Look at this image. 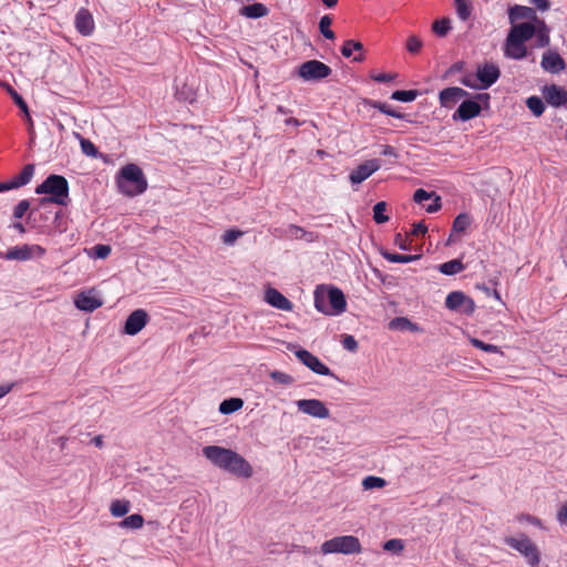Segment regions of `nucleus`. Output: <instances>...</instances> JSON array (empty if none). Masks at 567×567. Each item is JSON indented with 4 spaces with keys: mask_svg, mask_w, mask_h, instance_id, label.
Returning <instances> with one entry per match:
<instances>
[{
    "mask_svg": "<svg viewBox=\"0 0 567 567\" xmlns=\"http://www.w3.org/2000/svg\"><path fill=\"white\" fill-rule=\"evenodd\" d=\"M426 231H427V226L423 221H420V223H416L413 225V229L411 230V234L413 236H420V235H425Z\"/></svg>",
    "mask_w": 567,
    "mask_h": 567,
    "instance_id": "nucleus-55",
    "label": "nucleus"
},
{
    "mask_svg": "<svg viewBox=\"0 0 567 567\" xmlns=\"http://www.w3.org/2000/svg\"><path fill=\"white\" fill-rule=\"evenodd\" d=\"M280 236H285L289 239H303L307 243H312L316 240L317 235L312 231H307L300 226L297 225H288L287 228L284 229Z\"/></svg>",
    "mask_w": 567,
    "mask_h": 567,
    "instance_id": "nucleus-25",
    "label": "nucleus"
},
{
    "mask_svg": "<svg viewBox=\"0 0 567 567\" xmlns=\"http://www.w3.org/2000/svg\"><path fill=\"white\" fill-rule=\"evenodd\" d=\"M269 13L268 8L260 2L244 6L239 10V14L248 19H259L266 17Z\"/></svg>",
    "mask_w": 567,
    "mask_h": 567,
    "instance_id": "nucleus-26",
    "label": "nucleus"
},
{
    "mask_svg": "<svg viewBox=\"0 0 567 567\" xmlns=\"http://www.w3.org/2000/svg\"><path fill=\"white\" fill-rule=\"evenodd\" d=\"M468 96V92L462 87L451 86L439 93V101L442 107L452 109L458 101Z\"/></svg>",
    "mask_w": 567,
    "mask_h": 567,
    "instance_id": "nucleus-19",
    "label": "nucleus"
},
{
    "mask_svg": "<svg viewBox=\"0 0 567 567\" xmlns=\"http://www.w3.org/2000/svg\"><path fill=\"white\" fill-rule=\"evenodd\" d=\"M92 443L96 446V447H102L103 446V436L102 435H96L95 437H93L92 440Z\"/></svg>",
    "mask_w": 567,
    "mask_h": 567,
    "instance_id": "nucleus-64",
    "label": "nucleus"
},
{
    "mask_svg": "<svg viewBox=\"0 0 567 567\" xmlns=\"http://www.w3.org/2000/svg\"><path fill=\"white\" fill-rule=\"evenodd\" d=\"M362 50H363V44L361 42L354 41V40H347L341 48V54L344 58H350L352 55L353 51L361 52Z\"/></svg>",
    "mask_w": 567,
    "mask_h": 567,
    "instance_id": "nucleus-40",
    "label": "nucleus"
},
{
    "mask_svg": "<svg viewBox=\"0 0 567 567\" xmlns=\"http://www.w3.org/2000/svg\"><path fill=\"white\" fill-rule=\"evenodd\" d=\"M445 307L452 311H458L463 315L471 316L475 311V302L463 291H452L446 296Z\"/></svg>",
    "mask_w": 567,
    "mask_h": 567,
    "instance_id": "nucleus-12",
    "label": "nucleus"
},
{
    "mask_svg": "<svg viewBox=\"0 0 567 567\" xmlns=\"http://www.w3.org/2000/svg\"><path fill=\"white\" fill-rule=\"evenodd\" d=\"M385 481L382 477L378 476H367L362 481V486L364 489H373V488H381L385 486Z\"/></svg>",
    "mask_w": 567,
    "mask_h": 567,
    "instance_id": "nucleus-45",
    "label": "nucleus"
},
{
    "mask_svg": "<svg viewBox=\"0 0 567 567\" xmlns=\"http://www.w3.org/2000/svg\"><path fill=\"white\" fill-rule=\"evenodd\" d=\"M148 315L144 309H136L126 318L123 332L128 336H135L146 326Z\"/></svg>",
    "mask_w": 567,
    "mask_h": 567,
    "instance_id": "nucleus-16",
    "label": "nucleus"
},
{
    "mask_svg": "<svg viewBox=\"0 0 567 567\" xmlns=\"http://www.w3.org/2000/svg\"><path fill=\"white\" fill-rule=\"evenodd\" d=\"M403 543L401 539H390L384 543L383 548L389 551L400 553L403 550Z\"/></svg>",
    "mask_w": 567,
    "mask_h": 567,
    "instance_id": "nucleus-50",
    "label": "nucleus"
},
{
    "mask_svg": "<svg viewBox=\"0 0 567 567\" xmlns=\"http://www.w3.org/2000/svg\"><path fill=\"white\" fill-rule=\"evenodd\" d=\"M117 187L122 194L134 197L146 190L147 181L141 167L136 164H127L120 171Z\"/></svg>",
    "mask_w": 567,
    "mask_h": 567,
    "instance_id": "nucleus-5",
    "label": "nucleus"
},
{
    "mask_svg": "<svg viewBox=\"0 0 567 567\" xmlns=\"http://www.w3.org/2000/svg\"><path fill=\"white\" fill-rule=\"evenodd\" d=\"M489 94L488 93H477L471 100L463 101L458 109L452 115L454 121L466 122L470 121L477 115H480L482 110V104L488 105Z\"/></svg>",
    "mask_w": 567,
    "mask_h": 567,
    "instance_id": "nucleus-8",
    "label": "nucleus"
},
{
    "mask_svg": "<svg viewBox=\"0 0 567 567\" xmlns=\"http://www.w3.org/2000/svg\"><path fill=\"white\" fill-rule=\"evenodd\" d=\"M45 255V249L40 245L23 244L9 248L3 259L27 261L33 258H41Z\"/></svg>",
    "mask_w": 567,
    "mask_h": 567,
    "instance_id": "nucleus-10",
    "label": "nucleus"
},
{
    "mask_svg": "<svg viewBox=\"0 0 567 567\" xmlns=\"http://www.w3.org/2000/svg\"><path fill=\"white\" fill-rule=\"evenodd\" d=\"M203 455L215 466L234 475L245 478L252 475L251 465L233 450L217 445H208L203 449Z\"/></svg>",
    "mask_w": 567,
    "mask_h": 567,
    "instance_id": "nucleus-2",
    "label": "nucleus"
},
{
    "mask_svg": "<svg viewBox=\"0 0 567 567\" xmlns=\"http://www.w3.org/2000/svg\"><path fill=\"white\" fill-rule=\"evenodd\" d=\"M540 65L546 72L553 74H558L566 69L564 59L555 50H547L543 53Z\"/></svg>",
    "mask_w": 567,
    "mask_h": 567,
    "instance_id": "nucleus-18",
    "label": "nucleus"
},
{
    "mask_svg": "<svg viewBox=\"0 0 567 567\" xmlns=\"http://www.w3.org/2000/svg\"><path fill=\"white\" fill-rule=\"evenodd\" d=\"M331 23L332 19L328 14L321 17L319 21V30L328 40H333L336 38L334 32L330 29Z\"/></svg>",
    "mask_w": 567,
    "mask_h": 567,
    "instance_id": "nucleus-38",
    "label": "nucleus"
},
{
    "mask_svg": "<svg viewBox=\"0 0 567 567\" xmlns=\"http://www.w3.org/2000/svg\"><path fill=\"white\" fill-rule=\"evenodd\" d=\"M111 247L109 245L99 244L92 248V257L97 259H105L111 254Z\"/></svg>",
    "mask_w": 567,
    "mask_h": 567,
    "instance_id": "nucleus-48",
    "label": "nucleus"
},
{
    "mask_svg": "<svg viewBox=\"0 0 567 567\" xmlns=\"http://www.w3.org/2000/svg\"><path fill=\"white\" fill-rule=\"evenodd\" d=\"M69 182L62 175L51 174L41 184L35 187V194L47 195L40 199V205L53 203L60 206H66L70 202Z\"/></svg>",
    "mask_w": 567,
    "mask_h": 567,
    "instance_id": "nucleus-4",
    "label": "nucleus"
},
{
    "mask_svg": "<svg viewBox=\"0 0 567 567\" xmlns=\"http://www.w3.org/2000/svg\"><path fill=\"white\" fill-rule=\"evenodd\" d=\"M75 307L85 312H93L103 305V301L93 291L81 292L74 300Z\"/></svg>",
    "mask_w": 567,
    "mask_h": 567,
    "instance_id": "nucleus-21",
    "label": "nucleus"
},
{
    "mask_svg": "<svg viewBox=\"0 0 567 567\" xmlns=\"http://www.w3.org/2000/svg\"><path fill=\"white\" fill-rule=\"evenodd\" d=\"M286 125L300 126L301 122L295 117H289L285 121Z\"/></svg>",
    "mask_w": 567,
    "mask_h": 567,
    "instance_id": "nucleus-63",
    "label": "nucleus"
},
{
    "mask_svg": "<svg viewBox=\"0 0 567 567\" xmlns=\"http://www.w3.org/2000/svg\"><path fill=\"white\" fill-rule=\"evenodd\" d=\"M526 105L536 116L542 115L545 111L543 100L536 95L529 96L526 100Z\"/></svg>",
    "mask_w": 567,
    "mask_h": 567,
    "instance_id": "nucleus-37",
    "label": "nucleus"
},
{
    "mask_svg": "<svg viewBox=\"0 0 567 567\" xmlns=\"http://www.w3.org/2000/svg\"><path fill=\"white\" fill-rule=\"evenodd\" d=\"M14 386V383L0 384V399L7 395Z\"/></svg>",
    "mask_w": 567,
    "mask_h": 567,
    "instance_id": "nucleus-61",
    "label": "nucleus"
},
{
    "mask_svg": "<svg viewBox=\"0 0 567 567\" xmlns=\"http://www.w3.org/2000/svg\"><path fill=\"white\" fill-rule=\"evenodd\" d=\"M144 518L141 514H132L120 522L122 528L140 529L143 527Z\"/></svg>",
    "mask_w": 567,
    "mask_h": 567,
    "instance_id": "nucleus-31",
    "label": "nucleus"
},
{
    "mask_svg": "<svg viewBox=\"0 0 567 567\" xmlns=\"http://www.w3.org/2000/svg\"><path fill=\"white\" fill-rule=\"evenodd\" d=\"M477 289L484 291V293L487 296V297H493L495 298L496 300L501 301V295L498 293V291L496 289H492L485 285H477L476 286Z\"/></svg>",
    "mask_w": 567,
    "mask_h": 567,
    "instance_id": "nucleus-54",
    "label": "nucleus"
},
{
    "mask_svg": "<svg viewBox=\"0 0 567 567\" xmlns=\"http://www.w3.org/2000/svg\"><path fill=\"white\" fill-rule=\"evenodd\" d=\"M465 269V265L461 259H452L443 262L439 266V271L445 276H454L462 272Z\"/></svg>",
    "mask_w": 567,
    "mask_h": 567,
    "instance_id": "nucleus-27",
    "label": "nucleus"
},
{
    "mask_svg": "<svg viewBox=\"0 0 567 567\" xmlns=\"http://www.w3.org/2000/svg\"><path fill=\"white\" fill-rule=\"evenodd\" d=\"M243 405H244V401L240 398H230V399L224 400L219 404L218 410L221 414L228 415V414H231V413L240 410L243 408Z\"/></svg>",
    "mask_w": 567,
    "mask_h": 567,
    "instance_id": "nucleus-28",
    "label": "nucleus"
},
{
    "mask_svg": "<svg viewBox=\"0 0 567 567\" xmlns=\"http://www.w3.org/2000/svg\"><path fill=\"white\" fill-rule=\"evenodd\" d=\"M423 42L416 35H410L406 40V51L411 54H417L422 49Z\"/></svg>",
    "mask_w": 567,
    "mask_h": 567,
    "instance_id": "nucleus-46",
    "label": "nucleus"
},
{
    "mask_svg": "<svg viewBox=\"0 0 567 567\" xmlns=\"http://www.w3.org/2000/svg\"><path fill=\"white\" fill-rule=\"evenodd\" d=\"M394 243L400 249H402V250L408 249L406 240L402 237L401 234L395 235Z\"/></svg>",
    "mask_w": 567,
    "mask_h": 567,
    "instance_id": "nucleus-59",
    "label": "nucleus"
},
{
    "mask_svg": "<svg viewBox=\"0 0 567 567\" xmlns=\"http://www.w3.org/2000/svg\"><path fill=\"white\" fill-rule=\"evenodd\" d=\"M477 78L475 79L473 75L468 74V75H465L461 79V83L464 85V86H467L470 89H476V90H481L480 87V84H477Z\"/></svg>",
    "mask_w": 567,
    "mask_h": 567,
    "instance_id": "nucleus-52",
    "label": "nucleus"
},
{
    "mask_svg": "<svg viewBox=\"0 0 567 567\" xmlns=\"http://www.w3.org/2000/svg\"><path fill=\"white\" fill-rule=\"evenodd\" d=\"M381 256L390 261V262H396V264H409L416 259H419V256L416 255H401L395 252H390L388 250H382Z\"/></svg>",
    "mask_w": 567,
    "mask_h": 567,
    "instance_id": "nucleus-29",
    "label": "nucleus"
},
{
    "mask_svg": "<svg viewBox=\"0 0 567 567\" xmlns=\"http://www.w3.org/2000/svg\"><path fill=\"white\" fill-rule=\"evenodd\" d=\"M371 79L379 83H386L394 79V75L389 73L372 74Z\"/></svg>",
    "mask_w": 567,
    "mask_h": 567,
    "instance_id": "nucleus-56",
    "label": "nucleus"
},
{
    "mask_svg": "<svg viewBox=\"0 0 567 567\" xmlns=\"http://www.w3.org/2000/svg\"><path fill=\"white\" fill-rule=\"evenodd\" d=\"M532 2L540 10L546 11L549 9V0H532Z\"/></svg>",
    "mask_w": 567,
    "mask_h": 567,
    "instance_id": "nucleus-60",
    "label": "nucleus"
},
{
    "mask_svg": "<svg viewBox=\"0 0 567 567\" xmlns=\"http://www.w3.org/2000/svg\"><path fill=\"white\" fill-rule=\"evenodd\" d=\"M505 545L518 551L530 567H538L540 563V551L537 545L524 533L515 536H506Z\"/></svg>",
    "mask_w": 567,
    "mask_h": 567,
    "instance_id": "nucleus-6",
    "label": "nucleus"
},
{
    "mask_svg": "<svg viewBox=\"0 0 567 567\" xmlns=\"http://www.w3.org/2000/svg\"><path fill=\"white\" fill-rule=\"evenodd\" d=\"M298 410L317 419H327L330 415L329 409L318 399H302L296 401Z\"/></svg>",
    "mask_w": 567,
    "mask_h": 567,
    "instance_id": "nucleus-13",
    "label": "nucleus"
},
{
    "mask_svg": "<svg viewBox=\"0 0 567 567\" xmlns=\"http://www.w3.org/2000/svg\"><path fill=\"white\" fill-rule=\"evenodd\" d=\"M10 94L14 101V103L24 112L28 114V105L25 101L22 99L20 94H18L14 90L10 91Z\"/></svg>",
    "mask_w": 567,
    "mask_h": 567,
    "instance_id": "nucleus-53",
    "label": "nucleus"
},
{
    "mask_svg": "<svg viewBox=\"0 0 567 567\" xmlns=\"http://www.w3.org/2000/svg\"><path fill=\"white\" fill-rule=\"evenodd\" d=\"M313 302L315 308L327 316H340L347 309L344 293L337 287L317 286Z\"/></svg>",
    "mask_w": 567,
    "mask_h": 567,
    "instance_id": "nucleus-3",
    "label": "nucleus"
},
{
    "mask_svg": "<svg viewBox=\"0 0 567 567\" xmlns=\"http://www.w3.org/2000/svg\"><path fill=\"white\" fill-rule=\"evenodd\" d=\"M508 20L512 24L503 44L504 56L520 61L527 58L526 42L534 39L535 48H546L550 43V29L538 18L536 10L520 4L508 9Z\"/></svg>",
    "mask_w": 567,
    "mask_h": 567,
    "instance_id": "nucleus-1",
    "label": "nucleus"
},
{
    "mask_svg": "<svg viewBox=\"0 0 567 567\" xmlns=\"http://www.w3.org/2000/svg\"><path fill=\"white\" fill-rule=\"evenodd\" d=\"M289 349L293 350V353L298 360L312 372L319 375L334 377L332 371L317 355L312 354L308 350L296 346Z\"/></svg>",
    "mask_w": 567,
    "mask_h": 567,
    "instance_id": "nucleus-11",
    "label": "nucleus"
},
{
    "mask_svg": "<svg viewBox=\"0 0 567 567\" xmlns=\"http://www.w3.org/2000/svg\"><path fill=\"white\" fill-rule=\"evenodd\" d=\"M472 224V217L467 213H461L458 214L452 225V231L453 233H464Z\"/></svg>",
    "mask_w": 567,
    "mask_h": 567,
    "instance_id": "nucleus-30",
    "label": "nucleus"
},
{
    "mask_svg": "<svg viewBox=\"0 0 567 567\" xmlns=\"http://www.w3.org/2000/svg\"><path fill=\"white\" fill-rule=\"evenodd\" d=\"M29 207L30 203L28 199L20 200L13 208V217L16 219H21L29 209Z\"/></svg>",
    "mask_w": 567,
    "mask_h": 567,
    "instance_id": "nucleus-49",
    "label": "nucleus"
},
{
    "mask_svg": "<svg viewBox=\"0 0 567 567\" xmlns=\"http://www.w3.org/2000/svg\"><path fill=\"white\" fill-rule=\"evenodd\" d=\"M528 523H530L534 526L542 527V520L535 516L526 515L524 517Z\"/></svg>",
    "mask_w": 567,
    "mask_h": 567,
    "instance_id": "nucleus-62",
    "label": "nucleus"
},
{
    "mask_svg": "<svg viewBox=\"0 0 567 567\" xmlns=\"http://www.w3.org/2000/svg\"><path fill=\"white\" fill-rule=\"evenodd\" d=\"M391 329H410L411 331H416L417 326L412 323L408 318L398 317L391 320L390 322Z\"/></svg>",
    "mask_w": 567,
    "mask_h": 567,
    "instance_id": "nucleus-41",
    "label": "nucleus"
},
{
    "mask_svg": "<svg viewBox=\"0 0 567 567\" xmlns=\"http://www.w3.org/2000/svg\"><path fill=\"white\" fill-rule=\"evenodd\" d=\"M380 167L381 161L378 158L365 161L364 163L358 165L354 169L351 171L349 179L353 185L361 184L363 181L369 178L373 173L379 171Z\"/></svg>",
    "mask_w": 567,
    "mask_h": 567,
    "instance_id": "nucleus-14",
    "label": "nucleus"
},
{
    "mask_svg": "<svg viewBox=\"0 0 567 567\" xmlns=\"http://www.w3.org/2000/svg\"><path fill=\"white\" fill-rule=\"evenodd\" d=\"M130 511V502L116 499L111 503L110 512L114 517H122Z\"/></svg>",
    "mask_w": 567,
    "mask_h": 567,
    "instance_id": "nucleus-34",
    "label": "nucleus"
},
{
    "mask_svg": "<svg viewBox=\"0 0 567 567\" xmlns=\"http://www.w3.org/2000/svg\"><path fill=\"white\" fill-rule=\"evenodd\" d=\"M321 551L328 554L354 555L362 551V546L357 536H336L321 545Z\"/></svg>",
    "mask_w": 567,
    "mask_h": 567,
    "instance_id": "nucleus-7",
    "label": "nucleus"
},
{
    "mask_svg": "<svg viewBox=\"0 0 567 567\" xmlns=\"http://www.w3.org/2000/svg\"><path fill=\"white\" fill-rule=\"evenodd\" d=\"M386 212V203L385 202H379L373 206V220L377 224H384L389 220L388 215H385Z\"/></svg>",
    "mask_w": 567,
    "mask_h": 567,
    "instance_id": "nucleus-39",
    "label": "nucleus"
},
{
    "mask_svg": "<svg viewBox=\"0 0 567 567\" xmlns=\"http://www.w3.org/2000/svg\"><path fill=\"white\" fill-rule=\"evenodd\" d=\"M244 235L241 230L238 229H229L226 230L221 236L223 244L227 246H233L238 238H240Z\"/></svg>",
    "mask_w": 567,
    "mask_h": 567,
    "instance_id": "nucleus-47",
    "label": "nucleus"
},
{
    "mask_svg": "<svg viewBox=\"0 0 567 567\" xmlns=\"http://www.w3.org/2000/svg\"><path fill=\"white\" fill-rule=\"evenodd\" d=\"M499 68L494 63H485L477 68L476 76L480 82L481 90L491 87L499 79Z\"/></svg>",
    "mask_w": 567,
    "mask_h": 567,
    "instance_id": "nucleus-17",
    "label": "nucleus"
},
{
    "mask_svg": "<svg viewBox=\"0 0 567 567\" xmlns=\"http://www.w3.org/2000/svg\"><path fill=\"white\" fill-rule=\"evenodd\" d=\"M470 342L473 347L477 348V349H481L485 352H488V353H498L501 352L499 348L495 344H491V343H485L483 342L482 340L477 339V338H470Z\"/></svg>",
    "mask_w": 567,
    "mask_h": 567,
    "instance_id": "nucleus-44",
    "label": "nucleus"
},
{
    "mask_svg": "<svg viewBox=\"0 0 567 567\" xmlns=\"http://www.w3.org/2000/svg\"><path fill=\"white\" fill-rule=\"evenodd\" d=\"M413 199L416 204H423L424 202L432 199L431 204L424 206L425 210L430 214L439 212L442 207L441 197L435 192H427L423 188L415 190Z\"/></svg>",
    "mask_w": 567,
    "mask_h": 567,
    "instance_id": "nucleus-22",
    "label": "nucleus"
},
{
    "mask_svg": "<svg viewBox=\"0 0 567 567\" xmlns=\"http://www.w3.org/2000/svg\"><path fill=\"white\" fill-rule=\"evenodd\" d=\"M34 165L27 164L20 174L12 177L10 181L0 183V193L17 189L29 184L34 175Z\"/></svg>",
    "mask_w": 567,
    "mask_h": 567,
    "instance_id": "nucleus-15",
    "label": "nucleus"
},
{
    "mask_svg": "<svg viewBox=\"0 0 567 567\" xmlns=\"http://www.w3.org/2000/svg\"><path fill=\"white\" fill-rule=\"evenodd\" d=\"M75 135L80 141V146L83 154L94 158L99 156L96 146L90 140L82 137L79 133Z\"/></svg>",
    "mask_w": 567,
    "mask_h": 567,
    "instance_id": "nucleus-35",
    "label": "nucleus"
},
{
    "mask_svg": "<svg viewBox=\"0 0 567 567\" xmlns=\"http://www.w3.org/2000/svg\"><path fill=\"white\" fill-rule=\"evenodd\" d=\"M557 520L560 525H567V503L558 509Z\"/></svg>",
    "mask_w": 567,
    "mask_h": 567,
    "instance_id": "nucleus-57",
    "label": "nucleus"
},
{
    "mask_svg": "<svg viewBox=\"0 0 567 567\" xmlns=\"http://www.w3.org/2000/svg\"><path fill=\"white\" fill-rule=\"evenodd\" d=\"M332 70L318 60H309L300 64L298 75L305 81H320L328 78Z\"/></svg>",
    "mask_w": 567,
    "mask_h": 567,
    "instance_id": "nucleus-9",
    "label": "nucleus"
},
{
    "mask_svg": "<svg viewBox=\"0 0 567 567\" xmlns=\"http://www.w3.org/2000/svg\"><path fill=\"white\" fill-rule=\"evenodd\" d=\"M543 95L548 104L553 106H563L567 104V91L558 85H545Z\"/></svg>",
    "mask_w": 567,
    "mask_h": 567,
    "instance_id": "nucleus-23",
    "label": "nucleus"
},
{
    "mask_svg": "<svg viewBox=\"0 0 567 567\" xmlns=\"http://www.w3.org/2000/svg\"><path fill=\"white\" fill-rule=\"evenodd\" d=\"M456 13L462 21H466L472 12L471 6L465 0H455Z\"/></svg>",
    "mask_w": 567,
    "mask_h": 567,
    "instance_id": "nucleus-43",
    "label": "nucleus"
},
{
    "mask_svg": "<svg viewBox=\"0 0 567 567\" xmlns=\"http://www.w3.org/2000/svg\"><path fill=\"white\" fill-rule=\"evenodd\" d=\"M370 104H371L372 107L379 110L383 114H386L389 116H392V117H395V118H399V120H404L405 118V114L393 110L386 103L373 101V102H370Z\"/></svg>",
    "mask_w": 567,
    "mask_h": 567,
    "instance_id": "nucleus-32",
    "label": "nucleus"
},
{
    "mask_svg": "<svg viewBox=\"0 0 567 567\" xmlns=\"http://www.w3.org/2000/svg\"><path fill=\"white\" fill-rule=\"evenodd\" d=\"M419 95V92L415 90H399L394 91L391 95L392 100L399 101V102H412L414 101Z\"/></svg>",
    "mask_w": 567,
    "mask_h": 567,
    "instance_id": "nucleus-36",
    "label": "nucleus"
},
{
    "mask_svg": "<svg viewBox=\"0 0 567 567\" xmlns=\"http://www.w3.org/2000/svg\"><path fill=\"white\" fill-rule=\"evenodd\" d=\"M74 23L76 31L84 37L91 35L94 31L93 17L86 9H80L76 12Z\"/></svg>",
    "mask_w": 567,
    "mask_h": 567,
    "instance_id": "nucleus-24",
    "label": "nucleus"
},
{
    "mask_svg": "<svg viewBox=\"0 0 567 567\" xmlns=\"http://www.w3.org/2000/svg\"><path fill=\"white\" fill-rule=\"evenodd\" d=\"M381 155L398 158L399 154L396 150L391 145H382Z\"/></svg>",
    "mask_w": 567,
    "mask_h": 567,
    "instance_id": "nucleus-58",
    "label": "nucleus"
},
{
    "mask_svg": "<svg viewBox=\"0 0 567 567\" xmlns=\"http://www.w3.org/2000/svg\"><path fill=\"white\" fill-rule=\"evenodd\" d=\"M269 377L271 380H274L276 383L282 384V385H291L295 381V379L282 371L274 370L269 373Z\"/></svg>",
    "mask_w": 567,
    "mask_h": 567,
    "instance_id": "nucleus-42",
    "label": "nucleus"
},
{
    "mask_svg": "<svg viewBox=\"0 0 567 567\" xmlns=\"http://www.w3.org/2000/svg\"><path fill=\"white\" fill-rule=\"evenodd\" d=\"M452 29L451 27V20L449 18H442L440 20H435L432 24V31L437 35V37H445L450 30Z\"/></svg>",
    "mask_w": 567,
    "mask_h": 567,
    "instance_id": "nucleus-33",
    "label": "nucleus"
},
{
    "mask_svg": "<svg viewBox=\"0 0 567 567\" xmlns=\"http://www.w3.org/2000/svg\"><path fill=\"white\" fill-rule=\"evenodd\" d=\"M265 301L271 307L284 310V311H292L293 303L286 298L279 290L272 287H268L265 290Z\"/></svg>",
    "mask_w": 567,
    "mask_h": 567,
    "instance_id": "nucleus-20",
    "label": "nucleus"
},
{
    "mask_svg": "<svg viewBox=\"0 0 567 567\" xmlns=\"http://www.w3.org/2000/svg\"><path fill=\"white\" fill-rule=\"evenodd\" d=\"M342 346L348 351H355L358 349V342L353 336H346L342 340Z\"/></svg>",
    "mask_w": 567,
    "mask_h": 567,
    "instance_id": "nucleus-51",
    "label": "nucleus"
}]
</instances>
